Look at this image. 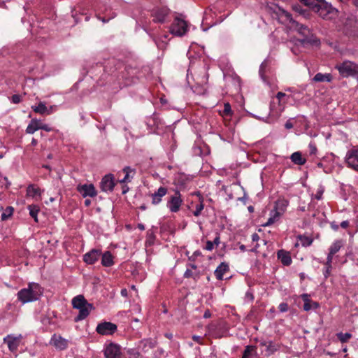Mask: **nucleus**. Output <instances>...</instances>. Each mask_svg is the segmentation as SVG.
Returning a JSON list of instances; mask_svg holds the SVG:
<instances>
[{
	"label": "nucleus",
	"mask_w": 358,
	"mask_h": 358,
	"mask_svg": "<svg viewBox=\"0 0 358 358\" xmlns=\"http://www.w3.org/2000/svg\"><path fill=\"white\" fill-rule=\"evenodd\" d=\"M276 15L279 17L285 15L286 19L292 23V27L296 29L300 34L303 36V38L301 40L302 43L314 44L317 42V41L314 38L313 34L311 33L310 29H308L307 26L301 24L297 21L293 20L292 15L288 12L278 8V12L276 13Z\"/></svg>",
	"instance_id": "1"
},
{
	"label": "nucleus",
	"mask_w": 358,
	"mask_h": 358,
	"mask_svg": "<svg viewBox=\"0 0 358 358\" xmlns=\"http://www.w3.org/2000/svg\"><path fill=\"white\" fill-rule=\"evenodd\" d=\"M43 289L38 283L29 282L28 288L21 289L17 293V299L22 303L38 300L43 294Z\"/></svg>",
	"instance_id": "2"
},
{
	"label": "nucleus",
	"mask_w": 358,
	"mask_h": 358,
	"mask_svg": "<svg viewBox=\"0 0 358 358\" xmlns=\"http://www.w3.org/2000/svg\"><path fill=\"white\" fill-rule=\"evenodd\" d=\"M305 6L311 8L312 10L318 13L322 18H325L334 10L331 5L327 1L317 3L315 0H299Z\"/></svg>",
	"instance_id": "3"
},
{
	"label": "nucleus",
	"mask_w": 358,
	"mask_h": 358,
	"mask_svg": "<svg viewBox=\"0 0 358 358\" xmlns=\"http://www.w3.org/2000/svg\"><path fill=\"white\" fill-rule=\"evenodd\" d=\"M72 306L79 310V313H89L95 310L92 303H88L83 295H78L72 299Z\"/></svg>",
	"instance_id": "4"
},
{
	"label": "nucleus",
	"mask_w": 358,
	"mask_h": 358,
	"mask_svg": "<svg viewBox=\"0 0 358 358\" xmlns=\"http://www.w3.org/2000/svg\"><path fill=\"white\" fill-rule=\"evenodd\" d=\"M339 73L343 76H355L358 80V65L350 62H344L341 65L338 66Z\"/></svg>",
	"instance_id": "5"
},
{
	"label": "nucleus",
	"mask_w": 358,
	"mask_h": 358,
	"mask_svg": "<svg viewBox=\"0 0 358 358\" xmlns=\"http://www.w3.org/2000/svg\"><path fill=\"white\" fill-rule=\"evenodd\" d=\"M288 202L285 200H278L275 202V206L273 211L274 215H272L267 221L266 223L262 224L263 227H266L268 225H271L273 224L275 221H277L280 215L282 214V212H284L285 208L287 206Z\"/></svg>",
	"instance_id": "6"
},
{
	"label": "nucleus",
	"mask_w": 358,
	"mask_h": 358,
	"mask_svg": "<svg viewBox=\"0 0 358 358\" xmlns=\"http://www.w3.org/2000/svg\"><path fill=\"white\" fill-rule=\"evenodd\" d=\"M187 30V25L185 20L176 18L171 26V33L178 36H183Z\"/></svg>",
	"instance_id": "7"
},
{
	"label": "nucleus",
	"mask_w": 358,
	"mask_h": 358,
	"mask_svg": "<svg viewBox=\"0 0 358 358\" xmlns=\"http://www.w3.org/2000/svg\"><path fill=\"white\" fill-rule=\"evenodd\" d=\"M157 342L155 339L145 338L141 340L138 345V350L144 354H147L150 350L156 347Z\"/></svg>",
	"instance_id": "8"
},
{
	"label": "nucleus",
	"mask_w": 358,
	"mask_h": 358,
	"mask_svg": "<svg viewBox=\"0 0 358 358\" xmlns=\"http://www.w3.org/2000/svg\"><path fill=\"white\" fill-rule=\"evenodd\" d=\"M106 358H121L120 348L115 343H110L104 350Z\"/></svg>",
	"instance_id": "9"
},
{
	"label": "nucleus",
	"mask_w": 358,
	"mask_h": 358,
	"mask_svg": "<svg viewBox=\"0 0 358 358\" xmlns=\"http://www.w3.org/2000/svg\"><path fill=\"white\" fill-rule=\"evenodd\" d=\"M117 329V326L109 322H102L96 327V331L102 335L112 334Z\"/></svg>",
	"instance_id": "10"
},
{
	"label": "nucleus",
	"mask_w": 358,
	"mask_h": 358,
	"mask_svg": "<svg viewBox=\"0 0 358 358\" xmlns=\"http://www.w3.org/2000/svg\"><path fill=\"white\" fill-rule=\"evenodd\" d=\"M78 191L82 194L83 197L87 196L94 197L97 194V192L93 184L90 185H79L77 187Z\"/></svg>",
	"instance_id": "11"
},
{
	"label": "nucleus",
	"mask_w": 358,
	"mask_h": 358,
	"mask_svg": "<svg viewBox=\"0 0 358 358\" xmlns=\"http://www.w3.org/2000/svg\"><path fill=\"white\" fill-rule=\"evenodd\" d=\"M50 343L56 348L63 350L67 348L69 341L60 335L54 334L51 338Z\"/></svg>",
	"instance_id": "12"
},
{
	"label": "nucleus",
	"mask_w": 358,
	"mask_h": 358,
	"mask_svg": "<svg viewBox=\"0 0 358 358\" xmlns=\"http://www.w3.org/2000/svg\"><path fill=\"white\" fill-rule=\"evenodd\" d=\"M43 129L45 131H50V129L47 124H43L40 120L33 119L30 124L28 125L26 132L27 134H34L38 129Z\"/></svg>",
	"instance_id": "13"
},
{
	"label": "nucleus",
	"mask_w": 358,
	"mask_h": 358,
	"mask_svg": "<svg viewBox=\"0 0 358 358\" xmlns=\"http://www.w3.org/2000/svg\"><path fill=\"white\" fill-rule=\"evenodd\" d=\"M114 177L112 174L106 175L101 180L100 186L103 192L113 191L115 187Z\"/></svg>",
	"instance_id": "14"
},
{
	"label": "nucleus",
	"mask_w": 358,
	"mask_h": 358,
	"mask_svg": "<svg viewBox=\"0 0 358 358\" xmlns=\"http://www.w3.org/2000/svg\"><path fill=\"white\" fill-rule=\"evenodd\" d=\"M182 202L180 194L178 191H176L175 195L172 196L169 201L171 211L174 213L178 211Z\"/></svg>",
	"instance_id": "15"
},
{
	"label": "nucleus",
	"mask_w": 358,
	"mask_h": 358,
	"mask_svg": "<svg viewBox=\"0 0 358 358\" xmlns=\"http://www.w3.org/2000/svg\"><path fill=\"white\" fill-rule=\"evenodd\" d=\"M346 162L349 166L358 171V150L349 152L346 158Z\"/></svg>",
	"instance_id": "16"
},
{
	"label": "nucleus",
	"mask_w": 358,
	"mask_h": 358,
	"mask_svg": "<svg viewBox=\"0 0 358 358\" xmlns=\"http://www.w3.org/2000/svg\"><path fill=\"white\" fill-rule=\"evenodd\" d=\"M20 338V335L17 337H14L12 336L11 335H8L6 338H4L3 341L4 343H7L8 349L11 352H15L17 350L19 346Z\"/></svg>",
	"instance_id": "17"
},
{
	"label": "nucleus",
	"mask_w": 358,
	"mask_h": 358,
	"mask_svg": "<svg viewBox=\"0 0 358 358\" xmlns=\"http://www.w3.org/2000/svg\"><path fill=\"white\" fill-rule=\"evenodd\" d=\"M101 255V252L100 250L93 249L87 254H85L83 257V260L89 264H94Z\"/></svg>",
	"instance_id": "18"
},
{
	"label": "nucleus",
	"mask_w": 358,
	"mask_h": 358,
	"mask_svg": "<svg viewBox=\"0 0 358 358\" xmlns=\"http://www.w3.org/2000/svg\"><path fill=\"white\" fill-rule=\"evenodd\" d=\"M278 258L280 259L282 264L285 266H289L292 263V258L289 252L280 250L278 252Z\"/></svg>",
	"instance_id": "19"
},
{
	"label": "nucleus",
	"mask_w": 358,
	"mask_h": 358,
	"mask_svg": "<svg viewBox=\"0 0 358 358\" xmlns=\"http://www.w3.org/2000/svg\"><path fill=\"white\" fill-rule=\"evenodd\" d=\"M229 271V266L227 264L222 262L215 271V274L218 280H222L223 274Z\"/></svg>",
	"instance_id": "20"
},
{
	"label": "nucleus",
	"mask_w": 358,
	"mask_h": 358,
	"mask_svg": "<svg viewBox=\"0 0 358 358\" xmlns=\"http://www.w3.org/2000/svg\"><path fill=\"white\" fill-rule=\"evenodd\" d=\"M290 159L294 164L297 165H303L306 162V158L302 157L300 152H294L291 155Z\"/></svg>",
	"instance_id": "21"
},
{
	"label": "nucleus",
	"mask_w": 358,
	"mask_h": 358,
	"mask_svg": "<svg viewBox=\"0 0 358 358\" xmlns=\"http://www.w3.org/2000/svg\"><path fill=\"white\" fill-rule=\"evenodd\" d=\"M167 192V189L161 187L158 189L157 192L152 194V203L156 204L161 201V198L164 196Z\"/></svg>",
	"instance_id": "22"
},
{
	"label": "nucleus",
	"mask_w": 358,
	"mask_h": 358,
	"mask_svg": "<svg viewBox=\"0 0 358 358\" xmlns=\"http://www.w3.org/2000/svg\"><path fill=\"white\" fill-rule=\"evenodd\" d=\"M101 264L103 266L108 267L113 264V256L109 251L105 252L101 258Z\"/></svg>",
	"instance_id": "23"
},
{
	"label": "nucleus",
	"mask_w": 358,
	"mask_h": 358,
	"mask_svg": "<svg viewBox=\"0 0 358 358\" xmlns=\"http://www.w3.org/2000/svg\"><path fill=\"white\" fill-rule=\"evenodd\" d=\"M31 108L35 113L43 115L47 113L48 115L50 114V112L48 110L47 107L45 106L43 102H40L37 106H31Z\"/></svg>",
	"instance_id": "24"
},
{
	"label": "nucleus",
	"mask_w": 358,
	"mask_h": 358,
	"mask_svg": "<svg viewBox=\"0 0 358 358\" xmlns=\"http://www.w3.org/2000/svg\"><path fill=\"white\" fill-rule=\"evenodd\" d=\"M41 190L38 187H36L34 185H29L27 188V194L34 197L35 195H41Z\"/></svg>",
	"instance_id": "25"
},
{
	"label": "nucleus",
	"mask_w": 358,
	"mask_h": 358,
	"mask_svg": "<svg viewBox=\"0 0 358 358\" xmlns=\"http://www.w3.org/2000/svg\"><path fill=\"white\" fill-rule=\"evenodd\" d=\"M279 348V345L273 343L272 341H268L267 345L266 346V355L269 356L276 352Z\"/></svg>",
	"instance_id": "26"
},
{
	"label": "nucleus",
	"mask_w": 358,
	"mask_h": 358,
	"mask_svg": "<svg viewBox=\"0 0 358 358\" xmlns=\"http://www.w3.org/2000/svg\"><path fill=\"white\" fill-rule=\"evenodd\" d=\"M313 80L315 82H323L325 80L330 82L331 80V76L330 74H322L321 73H318L314 76Z\"/></svg>",
	"instance_id": "27"
},
{
	"label": "nucleus",
	"mask_w": 358,
	"mask_h": 358,
	"mask_svg": "<svg viewBox=\"0 0 358 358\" xmlns=\"http://www.w3.org/2000/svg\"><path fill=\"white\" fill-rule=\"evenodd\" d=\"M301 298L304 302L303 303V310L305 311H309L310 310H312V306H311V303L313 301H311L310 299H309V295L307 294H303L301 295Z\"/></svg>",
	"instance_id": "28"
},
{
	"label": "nucleus",
	"mask_w": 358,
	"mask_h": 358,
	"mask_svg": "<svg viewBox=\"0 0 358 358\" xmlns=\"http://www.w3.org/2000/svg\"><path fill=\"white\" fill-rule=\"evenodd\" d=\"M337 338L342 343H347L352 337V335L350 333H342L339 332L336 334Z\"/></svg>",
	"instance_id": "29"
},
{
	"label": "nucleus",
	"mask_w": 358,
	"mask_h": 358,
	"mask_svg": "<svg viewBox=\"0 0 358 358\" xmlns=\"http://www.w3.org/2000/svg\"><path fill=\"white\" fill-rule=\"evenodd\" d=\"M293 9L299 15L303 16L304 18H308L310 16L309 11H308L306 9H303L301 6L299 5L294 6Z\"/></svg>",
	"instance_id": "30"
},
{
	"label": "nucleus",
	"mask_w": 358,
	"mask_h": 358,
	"mask_svg": "<svg viewBox=\"0 0 358 358\" xmlns=\"http://www.w3.org/2000/svg\"><path fill=\"white\" fill-rule=\"evenodd\" d=\"M28 208L29 210L30 215L34 219L36 222H38L37 213L39 211L38 206L35 205H29Z\"/></svg>",
	"instance_id": "31"
},
{
	"label": "nucleus",
	"mask_w": 358,
	"mask_h": 358,
	"mask_svg": "<svg viewBox=\"0 0 358 358\" xmlns=\"http://www.w3.org/2000/svg\"><path fill=\"white\" fill-rule=\"evenodd\" d=\"M14 208L12 206H8L5 211L1 214V220L5 221L10 217L13 213Z\"/></svg>",
	"instance_id": "32"
},
{
	"label": "nucleus",
	"mask_w": 358,
	"mask_h": 358,
	"mask_svg": "<svg viewBox=\"0 0 358 358\" xmlns=\"http://www.w3.org/2000/svg\"><path fill=\"white\" fill-rule=\"evenodd\" d=\"M255 346H252V345L246 346L245 349L244 350L242 358H250L252 353L255 351Z\"/></svg>",
	"instance_id": "33"
},
{
	"label": "nucleus",
	"mask_w": 358,
	"mask_h": 358,
	"mask_svg": "<svg viewBox=\"0 0 358 358\" xmlns=\"http://www.w3.org/2000/svg\"><path fill=\"white\" fill-rule=\"evenodd\" d=\"M299 239L303 246H309L313 242V239L306 236H299Z\"/></svg>",
	"instance_id": "34"
},
{
	"label": "nucleus",
	"mask_w": 358,
	"mask_h": 358,
	"mask_svg": "<svg viewBox=\"0 0 358 358\" xmlns=\"http://www.w3.org/2000/svg\"><path fill=\"white\" fill-rule=\"evenodd\" d=\"M342 247V243L341 241H337L330 248L331 255H335Z\"/></svg>",
	"instance_id": "35"
},
{
	"label": "nucleus",
	"mask_w": 358,
	"mask_h": 358,
	"mask_svg": "<svg viewBox=\"0 0 358 358\" xmlns=\"http://www.w3.org/2000/svg\"><path fill=\"white\" fill-rule=\"evenodd\" d=\"M166 15H167V13H164L163 11H158L155 15V20L159 22L162 23V22H164Z\"/></svg>",
	"instance_id": "36"
},
{
	"label": "nucleus",
	"mask_w": 358,
	"mask_h": 358,
	"mask_svg": "<svg viewBox=\"0 0 358 358\" xmlns=\"http://www.w3.org/2000/svg\"><path fill=\"white\" fill-rule=\"evenodd\" d=\"M231 114V106L229 103H224L223 115H229Z\"/></svg>",
	"instance_id": "37"
},
{
	"label": "nucleus",
	"mask_w": 358,
	"mask_h": 358,
	"mask_svg": "<svg viewBox=\"0 0 358 358\" xmlns=\"http://www.w3.org/2000/svg\"><path fill=\"white\" fill-rule=\"evenodd\" d=\"M128 354L133 356L134 358H138L141 356L139 351H136L134 349H130L127 351Z\"/></svg>",
	"instance_id": "38"
},
{
	"label": "nucleus",
	"mask_w": 358,
	"mask_h": 358,
	"mask_svg": "<svg viewBox=\"0 0 358 358\" xmlns=\"http://www.w3.org/2000/svg\"><path fill=\"white\" fill-rule=\"evenodd\" d=\"M203 209V205L200 203L196 207V210L194 212L195 216H199L201 214V210Z\"/></svg>",
	"instance_id": "39"
},
{
	"label": "nucleus",
	"mask_w": 358,
	"mask_h": 358,
	"mask_svg": "<svg viewBox=\"0 0 358 358\" xmlns=\"http://www.w3.org/2000/svg\"><path fill=\"white\" fill-rule=\"evenodd\" d=\"M12 101L14 103H19L21 101V96L19 94H14L12 96Z\"/></svg>",
	"instance_id": "40"
},
{
	"label": "nucleus",
	"mask_w": 358,
	"mask_h": 358,
	"mask_svg": "<svg viewBox=\"0 0 358 358\" xmlns=\"http://www.w3.org/2000/svg\"><path fill=\"white\" fill-rule=\"evenodd\" d=\"M280 312H286L288 310V306L285 303H282L279 306Z\"/></svg>",
	"instance_id": "41"
},
{
	"label": "nucleus",
	"mask_w": 358,
	"mask_h": 358,
	"mask_svg": "<svg viewBox=\"0 0 358 358\" xmlns=\"http://www.w3.org/2000/svg\"><path fill=\"white\" fill-rule=\"evenodd\" d=\"M87 316V315H78L77 317H75L74 321L77 322L78 321L85 320Z\"/></svg>",
	"instance_id": "42"
},
{
	"label": "nucleus",
	"mask_w": 358,
	"mask_h": 358,
	"mask_svg": "<svg viewBox=\"0 0 358 358\" xmlns=\"http://www.w3.org/2000/svg\"><path fill=\"white\" fill-rule=\"evenodd\" d=\"M213 248V243L210 241L206 242V249L207 250H212Z\"/></svg>",
	"instance_id": "43"
},
{
	"label": "nucleus",
	"mask_w": 358,
	"mask_h": 358,
	"mask_svg": "<svg viewBox=\"0 0 358 358\" xmlns=\"http://www.w3.org/2000/svg\"><path fill=\"white\" fill-rule=\"evenodd\" d=\"M185 278H188L192 276V272L189 269H187L184 274Z\"/></svg>",
	"instance_id": "44"
},
{
	"label": "nucleus",
	"mask_w": 358,
	"mask_h": 358,
	"mask_svg": "<svg viewBox=\"0 0 358 358\" xmlns=\"http://www.w3.org/2000/svg\"><path fill=\"white\" fill-rule=\"evenodd\" d=\"M266 62H263V63L261 64V66H260L259 73H260V74H261L262 76V75H263V73H264V69H265V68H266Z\"/></svg>",
	"instance_id": "45"
},
{
	"label": "nucleus",
	"mask_w": 358,
	"mask_h": 358,
	"mask_svg": "<svg viewBox=\"0 0 358 358\" xmlns=\"http://www.w3.org/2000/svg\"><path fill=\"white\" fill-rule=\"evenodd\" d=\"M285 127L287 129H292L293 127V124L291 122L290 120H288L286 122Z\"/></svg>",
	"instance_id": "46"
},
{
	"label": "nucleus",
	"mask_w": 358,
	"mask_h": 358,
	"mask_svg": "<svg viewBox=\"0 0 358 358\" xmlns=\"http://www.w3.org/2000/svg\"><path fill=\"white\" fill-rule=\"evenodd\" d=\"M311 306H312V310H315L320 306V304H319V303H317L316 301H312Z\"/></svg>",
	"instance_id": "47"
},
{
	"label": "nucleus",
	"mask_w": 358,
	"mask_h": 358,
	"mask_svg": "<svg viewBox=\"0 0 358 358\" xmlns=\"http://www.w3.org/2000/svg\"><path fill=\"white\" fill-rule=\"evenodd\" d=\"M123 171H124L125 173H130V172H131V171H134H134H135V170H134V169H131V167H130V166H125V167L123 169Z\"/></svg>",
	"instance_id": "48"
},
{
	"label": "nucleus",
	"mask_w": 358,
	"mask_h": 358,
	"mask_svg": "<svg viewBox=\"0 0 358 358\" xmlns=\"http://www.w3.org/2000/svg\"><path fill=\"white\" fill-rule=\"evenodd\" d=\"M192 339H193L195 342H197V343H201V336L194 335V336H192Z\"/></svg>",
	"instance_id": "49"
},
{
	"label": "nucleus",
	"mask_w": 358,
	"mask_h": 358,
	"mask_svg": "<svg viewBox=\"0 0 358 358\" xmlns=\"http://www.w3.org/2000/svg\"><path fill=\"white\" fill-rule=\"evenodd\" d=\"M333 256H334V255H331V252H329L328 257H327V263L329 266L332 261Z\"/></svg>",
	"instance_id": "50"
},
{
	"label": "nucleus",
	"mask_w": 358,
	"mask_h": 358,
	"mask_svg": "<svg viewBox=\"0 0 358 358\" xmlns=\"http://www.w3.org/2000/svg\"><path fill=\"white\" fill-rule=\"evenodd\" d=\"M310 154H315L317 151V148L315 145H310Z\"/></svg>",
	"instance_id": "51"
},
{
	"label": "nucleus",
	"mask_w": 358,
	"mask_h": 358,
	"mask_svg": "<svg viewBox=\"0 0 358 358\" xmlns=\"http://www.w3.org/2000/svg\"><path fill=\"white\" fill-rule=\"evenodd\" d=\"M349 226L348 221H343L341 223V227L343 228H347Z\"/></svg>",
	"instance_id": "52"
},
{
	"label": "nucleus",
	"mask_w": 358,
	"mask_h": 358,
	"mask_svg": "<svg viewBox=\"0 0 358 358\" xmlns=\"http://www.w3.org/2000/svg\"><path fill=\"white\" fill-rule=\"evenodd\" d=\"M252 241H257L259 239V236L257 234H254L252 236Z\"/></svg>",
	"instance_id": "53"
},
{
	"label": "nucleus",
	"mask_w": 358,
	"mask_h": 358,
	"mask_svg": "<svg viewBox=\"0 0 358 358\" xmlns=\"http://www.w3.org/2000/svg\"><path fill=\"white\" fill-rule=\"evenodd\" d=\"M285 96V94L283 93V92H279L277 95H276V97L278 99H282V97H284Z\"/></svg>",
	"instance_id": "54"
},
{
	"label": "nucleus",
	"mask_w": 358,
	"mask_h": 358,
	"mask_svg": "<svg viewBox=\"0 0 358 358\" xmlns=\"http://www.w3.org/2000/svg\"><path fill=\"white\" fill-rule=\"evenodd\" d=\"M129 191V187L126 185L122 187V194H124Z\"/></svg>",
	"instance_id": "55"
},
{
	"label": "nucleus",
	"mask_w": 358,
	"mask_h": 358,
	"mask_svg": "<svg viewBox=\"0 0 358 358\" xmlns=\"http://www.w3.org/2000/svg\"><path fill=\"white\" fill-rule=\"evenodd\" d=\"M42 322H43V324H46L47 323H50V318L45 317L42 320Z\"/></svg>",
	"instance_id": "56"
},
{
	"label": "nucleus",
	"mask_w": 358,
	"mask_h": 358,
	"mask_svg": "<svg viewBox=\"0 0 358 358\" xmlns=\"http://www.w3.org/2000/svg\"><path fill=\"white\" fill-rule=\"evenodd\" d=\"M322 194V192H318L317 194L315 195V199L320 200L321 199Z\"/></svg>",
	"instance_id": "57"
},
{
	"label": "nucleus",
	"mask_w": 358,
	"mask_h": 358,
	"mask_svg": "<svg viewBox=\"0 0 358 358\" xmlns=\"http://www.w3.org/2000/svg\"><path fill=\"white\" fill-rule=\"evenodd\" d=\"M213 245L215 244V245H218L220 243V237L219 236H217L214 241L213 242Z\"/></svg>",
	"instance_id": "58"
},
{
	"label": "nucleus",
	"mask_w": 358,
	"mask_h": 358,
	"mask_svg": "<svg viewBox=\"0 0 358 358\" xmlns=\"http://www.w3.org/2000/svg\"><path fill=\"white\" fill-rule=\"evenodd\" d=\"M350 3L358 8V0H350Z\"/></svg>",
	"instance_id": "59"
},
{
	"label": "nucleus",
	"mask_w": 358,
	"mask_h": 358,
	"mask_svg": "<svg viewBox=\"0 0 358 358\" xmlns=\"http://www.w3.org/2000/svg\"><path fill=\"white\" fill-rule=\"evenodd\" d=\"M246 297L250 300L253 299V295L252 293L250 292L246 293Z\"/></svg>",
	"instance_id": "60"
},
{
	"label": "nucleus",
	"mask_w": 358,
	"mask_h": 358,
	"mask_svg": "<svg viewBox=\"0 0 358 358\" xmlns=\"http://www.w3.org/2000/svg\"><path fill=\"white\" fill-rule=\"evenodd\" d=\"M127 290L126 289H122L121 291V294L124 296H127Z\"/></svg>",
	"instance_id": "61"
},
{
	"label": "nucleus",
	"mask_w": 358,
	"mask_h": 358,
	"mask_svg": "<svg viewBox=\"0 0 358 358\" xmlns=\"http://www.w3.org/2000/svg\"><path fill=\"white\" fill-rule=\"evenodd\" d=\"M331 226L334 230H337L338 229V226L334 222H331Z\"/></svg>",
	"instance_id": "62"
},
{
	"label": "nucleus",
	"mask_w": 358,
	"mask_h": 358,
	"mask_svg": "<svg viewBox=\"0 0 358 358\" xmlns=\"http://www.w3.org/2000/svg\"><path fill=\"white\" fill-rule=\"evenodd\" d=\"M267 343H268V342H266L265 341H262L260 342V345L266 348V346L267 345Z\"/></svg>",
	"instance_id": "63"
},
{
	"label": "nucleus",
	"mask_w": 358,
	"mask_h": 358,
	"mask_svg": "<svg viewBox=\"0 0 358 358\" xmlns=\"http://www.w3.org/2000/svg\"><path fill=\"white\" fill-rule=\"evenodd\" d=\"M90 204H91V201H90V199H86V200L85 201V205L86 206H89Z\"/></svg>",
	"instance_id": "64"
}]
</instances>
